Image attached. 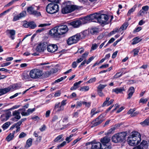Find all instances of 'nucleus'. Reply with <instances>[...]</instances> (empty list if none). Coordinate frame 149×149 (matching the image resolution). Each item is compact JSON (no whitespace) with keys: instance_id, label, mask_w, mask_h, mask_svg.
<instances>
[{"instance_id":"45","label":"nucleus","mask_w":149,"mask_h":149,"mask_svg":"<svg viewBox=\"0 0 149 149\" xmlns=\"http://www.w3.org/2000/svg\"><path fill=\"white\" fill-rule=\"evenodd\" d=\"M83 102L78 101L77 102L76 108H78L81 107L83 104Z\"/></svg>"},{"instance_id":"37","label":"nucleus","mask_w":149,"mask_h":149,"mask_svg":"<svg viewBox=\"0 0 149 149\" xmlns=\"http://www.w3.org/2000/svg\"><path fill=\"white\" fill-rule=\"evenodd\" d=\"M32 139L31 138L28 139L26 142V146L28 147H29L32 144Z\"/></svg>"},{"instance_id":"8","label":"nucleus","mask_w":149,"mask_h":149,"mask_svg":"<svg viewBox=\"0 0 149 149\" xmlns=\"http://www.w3.org/2000/svg\"><path fill=\"white\" fill-rule=\"evenodd\" d=\"M19 87L17 84H14L10 86L7 88L0 89V96L3 95L10 91H13L18 89Z\"/></svg>"},{"instance_id":"60","label":"nucleus","mask_w":149,"mask_h":149,"mask_svg":"<svg viewBox=\"0 0 149 149\" xmlns=\"http://www.w3.org/2000/svg\"><path fill=\"white\" fill-rule=\"evenodd\" d=\"M77 62L74 61L72 63V67L73 68H75L77 67Z\"/></svg>"},{"instance_id":"12","label":"nucleus","mask_w":149,"mask_h":149,"mask_svg":"<svg viewBox=\"0 0 149 149\" xmlns=\"http://www.w3.org/2000/svg\"><path fill=\"white\" fill-rule=\"evenodd\" d=\"M104 121L103 116L100 115L92 123V127L97 126L101 124Z\"/></svg>"},{"instance_id":"25","label":"nucleus","mask_w":149,"mask_h":149,"mask_svg":"<svg viewBox=\"0 0 149 149\" xmlns=\"http://www.w3.org/2000/svg\"><path fill=\"white\" fill-rule=\"evenodd\" d=\"M134 92V88L133 87H130L129 88L128 91V97H127V99H130L132 97Z\"/></svg>"},{"instance_id":"22","label":"nucleus","mask_w":149,"mask_h":149,"mask_svg":"<svg viewBox=\"0 0 149 149\" xmlns=\"http://www.w3.org/2000/svg\"><path fill=\"white\" fill-rule=\"evenodd\" d=\"M81 24V22L79 20L74 21L70 23V24L75 28L79 27Z\"/></svg>"},{"instance_id":"33","label":"nucleus","mask_w":149,"mask_h":149,"mask_svg":"<svg viewBox=\"0 0 149 149\" xmlns=\"http://www.w3.org/2000/svg\"><path fill=\"white\" fill-rule=\"evenodd\" d=\"M128 26V22H126L120 28L119 31H120L121 30H123L126 29Z\"/></svg>"},{"instance_id":"58","label":"nucleus","mask_w":149,"mask_h":149,"mask_svg":"<svg viewBox=\"0 0 149 149\" xmlns=\"http://www.w3.org/2000/svg\"><path fill=\"white\" fill-rule=\"evenodd\" d=\"M86 63V59L84 60V61L81 63V64L79 66L78 68H81V66L84 65Z\"/></svg>"},{"instance_id":"39","label":"nucleus","mask_w":149,"mask_h":149,"mask_svg":"<svg viewBox=\"0 0 149 149\" xmlns=\"http://www.w3.org/2000/svg\"><path fill=\"white\" fill-rule=\"evenodd\" d=\"M14 137V135H12L11 134H10L6 138V139L8 142L12 140Z\"/></svg>"},{"instance_id":"53","label":"nucleus","mask_w":149,"mask_h":149,"mask_svg":"<svg viewBox=\"0 0 149 149\" xmlns=\"http://www.w3.org/2000/svg\"><path fill=\"white\" fill-rule=\"evenodd\" d=\"M149 6H145L142 7V10H143L145 12H147Z\"/></svg>"},{"instance_id":"14","label":"nucleus","mask_w":149,"mask_h":149,"mask_svg":"<svg viewBox=\"0 0 149 149\" xmlns=\"http://www.w3.org/2000/svg\"><path fill=\"white\" fill-rule=\"evenodd\" d=\"M35 8L33 6L28 7L27 10L29 13L37 16H39L41 15L40 12L37 11L35 10Z\"/></svg>"},{"instance_id":"51","label":"nucleus","mask_w":149,"mask_h":149,"mask_svg":"<svg viewBox=\"0 0 149 149\" xmlns=\"http://www.w3.org/2000/svg\"><path fill=\"white\" fill-rule=\"evenodd\" d=\"M88 53V52H85L82 54L81 58H83V59L86 58L87 56Z\"/></svg>"},{"instance_id":"41","label":"nucleus","mask_w":149,"mask_h":149,"mask_svg":"<svg viewBox=\"0 0 149 149\" xmlns=\"http://www.w3.org/2000/svg\"><path fill=\"white\" fill-rule=\"evenodd\" d=\"M135 8L136 7L134 6H133L128 11L127 13V15L128 16L130 15L132 13H133L135 11Z\"/></svg>"},{"instance_id":"52","label":"nucleus","mask_w":149,"mask_h":149,"mask_svg":"<svg viewBox=\"0 0 149 149\" xmlns=\"http://www.w3.org/2000/svg\"><path fill=\"white\" fill-rule=\"evenodd\" d=\"M91 3L95 5L98 3V0H88Z\"/></svg>"},{"instance_id":"59","label":"nucleus","mask_w":149,"mask_h":149,"mask_svg":"<svg viewBox=\"0 0 149 149\" xmlns=\"http://www.w3.org/2000/svg\"><path fill=\"white\" fill-rule=\"evenodd\" d=\"M91 103L90 102H83V104H84L85 106L87 107H89L91 106Z\"/></svg>"},{"instance_id":"38","label":"nucleus","mask_w":149,"mask_h":149,"mask_svg":"<svg viewBox=\"0 0 149 149\" xmlns=\"http://www.w3.org/2000/svg\"><path fill=\"white\" fill-rule=\"evenodd\" d=\"M13 7H12L8 10L5 11L3 13L0 14V17H1L3 15H5L6 13L9 12L13 8Z\"/></svg>"},{"instance_id":"23","label":"nucleus","mask_w":149,"mask_h":149,"mask_svg":"<svg viewBox=\"0 0 149 149\" xmlns=\"http://www.w3.org/2000/svg\"><path fill=\"white\" fill-rule=\"evenodd\" d=\"M88 31H85L79 33L77 34V36L80 40V39H83L85 37L88 35Z\"/></svg>"},{"instance_id":"6","label":"nucleus","mask_w":149,"mask_h":149,"mask_svg":"<svg viewBox=\"0 0 149 149\" xmlns=\"http://www.w3.org/2000/svg\"><path fill=\"white\" fill-rule=\"evenodd\" d=\"M43 74L42 71L40 69H34L31 70L29 72V77L33 79H38Z\"/></svg>"},{"instance_id":"16","label":"nucleus","mask_w":149,"mask_h":149,"mask_svg":"<svg viewBox=\"0 0 149 149\" xmlns=\"http://www.w3.org/2000/svg\"><path fill=\"white\" fill-rule=\"evenodd\" d=\"M47 46V50L48 52H54L58 49V47L55 44H50Z\"/></svg>"},{"instance_id":"9","label":"nucleus","mask_w":149,"mask_h":149,"mask_svg":"<svg viewBox=\"0 0 149 149\" xmlns=\"http://www.w3.org/2000/svg\"><path fill=\"white\" fill-rule=\"evenodd\" d=\"M66 104V100H63L61 102H57L55 104L54 110H57V112L62 111L64 110V107Z\"/></svg>"},{"instance_id":"47","label":"nucleus","mask_w":149,"mask_h":149,"mask_svg":"<svg viewBox=\"0 0 149 149\" xmlns=\"http://www.w3.org/2000/svg\"><path fill=\"white\" fill-rule=\"evenodd\" d=\"M123 74V73H120V72H118L116 73L114 76V77L115 78H117L122 76Z\"/></svg>"},{"instance_id":"61","label":"nucleus","mask_w":149,"mask_h":149,"mask_svg":"<svg viewBox=\"0 0 149 149\" xmlns=\"http://www.w3.org/2000/svg\"><path fill=\"white\" fill-rule=\"evenodd\" d=\"M29 22H26L25 23H24L23 25V26L24 27L28 28L29 27Z\"/></svg>"},{"instance_id":"26","label":"nucleus","mask_w":149,"mask_h":149,"mask_svg":"<svg viewBox=\"0 0 149 149\" xmlns=\"http://www.w3.org/2000/svg\"><path fill=\"white\" fill-rule=\"evenodd\" d=\"M95 13L89 16H87L84 17V19H85L88 22L92 21V20L95 19Z\"/></svg>"},{"instance_id":"1","label":"nucleus","mask_w":149,"mask_h":149,"mask_svg":"<svg viewBox=\"0 0 149 149\" xmlns=\"http://www.w3.org/2000/svg\"><path fill=\"white\" fill-rule=\"evenodd\" d=\"M127 139L128 143L132 146L138 145L141 141V136L138 132L134 131L132 132Z\"/></svg>"},{"instance_id":"64","label":"nucleus","mask_w":149,"mask_h":149,"mask_svg":"<svg viewBox=\"0 0 149 149\" xmlns=\"http://www.w3.org/2000/svg\"><path fill=\"white\" fill-rule=\"evenodd\" d=\"M109 65L108 64H104L100 66L99 68H104L108 67H109Z\"/></svg>"},{"instance_id":"42","label":"nucleus","mask_w":149,"mask_h":149,"mask_svg":"<svg viewBox=\"0 0 149 149\" xmlns=\"http://www.w3.org/2000/svg\"><path fill=\"white\" fill-rule=\"evenodd\" d=\"M96 79L95 77H93L90 79L88 81H87L86 83H91L95 82L96 81Z\"/></svg>"},{"instance_id":"46","label":"nucleus","mask_w":149,"mask_h":149,"mask_svg":"<svg viewBox=\"0 0 149 149\" xmlns=\"http://www.w3.org/2000/svg\"><path fill=\"white\" fill-rule=\"evenodd\" d=\"M36 108H34L33 109H29L27 110V112L29 113V115L30 113H32L35 111Z\"/></svg>"},{"instance_id":"44","label":"nucleus","mask_w":149,"mask_h":149,"mask_svg":"<svg viewBox=\"0 0 149 149\" xmlns=\"http://www.w3.org/2000/svg\"><path fill=\"white\" fill-rule=\"evenodd\" d=\"M26 136V134L23 132L20 133L19 136V138H22L25 137Z\"/></svg>"},{"instance_id":"62","label":"nucleus","mask_w":149,"mask_h":149,"mask_svg":"<svg viewBox=\"0 0 149 149\" xmlns=\"http://www.w3.org/2000/svg\"><path fill=\"white\" fill-rule=\"evenodd\" d=\"M98 94L100 97H103L104 96V95L102 91L97 90Z\"/></svg>"},{"instance_id":"10","label":"nucleus","mask_w":149,"mask_h":149,"mask_svg":"<svg viewBox=\"0 0 149 149\" xmlns=\"http://www.w3.org/2000/svg\"><path fill=\"white\" fill-rule=\"evenodd\" d=\"M79 39L77 34L70 37L67 40V43L70 45L72 44L77 43L79 40Z\"/></svg>"},{"instance_id":"5","label":"nucleus","mask_w":149,"mask_h":149,"mask_svg":"<svg viewBox=\"0 0 149 149\" xmlns=\"http://www.w3.org/2000/svg\"><path fill=\"white\" fill-rule=\"evenodd\" d=\"M86 148L88 149H106V148H104L102 147L100 142L95 141L86 143Z\"/></svg>"},{"instance_id":"40","label":"nucleus","mask_w":149,"mask_h":149,"mask_svg":"<svg viewBox=\"0 0 149 149\" xmlns=\"http://www.w3.org/2000/svg\"><path fill=\"white\" fill-rule=\"evenodd\" d=\"M29 27L32 29H33L36 26V24L34 22H29Z\"/></svg>"},{"instance_id":"4","label":"nucleus","mask_w":149,"mask_h":149,"mask_svg":"<svg viewBox=\"0 0 149 149\" xmlns=\"http://www.w3.org/2000/svg\"><path fill=\"white\" fill-rule=\"evenodd\" d=\"M59 6L56 3H51L46 6V9L47 13L52 14L58 12L59 10Z\"/></svg>"},{"instance_id":"3","label":"nucleus","mask_w":149,"mask_h":149,"mask_svg":"<svg viewBox=\"0 0 149 149\" xmlns=\"http://www.w3.org/2000/svg\"><path fill=\"white\" fill-rule=\"evenodd\" d=\"M78 7L77 6L71 5L68 1L66 2L65 6L62 8L61 12L63 14L69 13L78 9Z\"/></svg>"},{"instance_id":"7","label":"nucleus","mask_w":149,"mask_h":149,"mask_svg":"<svg viewBox=\"0 0 149 149\" xmlns=\"http://www.w3.org/2000/svg\"><path fill=\"white\" fill-rule=\"evenodd\" d=\"M95 15V19L100 23L105 24L109 19L108 16L105 14L100 15L98 13H96Z\"/></svg>"},{"instance_id":"18","label":"nucleus","mask_w":149,"mask_h":149,"mask_svg":"<svg viewBox=\"0 0 149 149\" xmlns=\"http://www.w3.org/2000/svg\"><path fill=\"white\" fill-rule=\"evenodd\" d=\"M26 14V12L25 11H23L17 15H14L13 20V21L15 22L19 20L22 17H25Z\"/></svg>"},{"instance_id":"13","label":"nucleus","mask_w":149,"mask_h":149,"mask_svg":"<svg viewBox=\"0 0 149 149\" xmlns=\"http://www.w3.org/2000/svg\"><path fill=\"white\" fill-rule=\"evenodd\" d=\"M110 141V139L107 136H105L102 138L101 139L100 141L102 144L103 147V146H104L105 147L104 148H106V149L110 148L111 147L110 146H108L106 145V144L108 143Z\"/></svg>"},{"instance_id":"28","label":"nucleus","mask_w":149,"mask_h":149,"mask_svg":"<svg viewBox=\"0 0 149 149\" xmlns=\"http://www.w3.org/2000/svg\"><path fill=\"white\" fill-rule=\"evenodd\" d=\"M83 82L82 81H80L78 82L75 83L73 85V86L72 87L70 88L71 90H74L79 87L80 84Z\"/></svg>"},{"instance_id":"57","label":"nucleus","mask_w":149,"mask_h":149,"mask_svg":"<svg viewBox=\"0 0 149 149\" xmlns=\"http://www.w3.org/2000/svg\"><path fill=\"white\" fill-rule=\"evenodd\" d=\"M148 101V99L147 98L146 99H143L142 98L140 99V102L143 103H145L146 102Z\"/></svg>"},{"instance_id":"56","label":"nucleus","mask_w":149,"mask_h":149,"mask_svg":"<svg viewBox=\"0 0 149 149\" xmlns=\"http://www.w3.org/2000/svg\"><path fill=\"white\" fill-rule=\"evenodd\" d=\"M11 64V63L10 62H8L6 63H4L3 64L1 65V67H4L6 66H7L9 65H10Z\"/></svg>"},{"instance_id":"36","label":"nucleus","mask_w":149,"mask_h":149,"mask_svg":"<svg viewBox=\"0 0 149 149\" xmlns=\"http://www.w3.org/2000/svg\"><path fill=\"white\" fill-rule=\"evenodd\" d=\"M89 89V86H83L80 88L79 89V90L81 91H88Z\"/></svg>"},{"instance_id":"35","label":"nucleus","mask_w":149,"mask_h":149,"mask_svg":"<svg viewBox=\"0 0 149 149\" xmlns=\"http://www.w3.org/2000/svg\"><path fill=\"white\" fill-rule=\"evenodd\" d=\"M107 86V85L106 84H100L97 87V90L102 91V90Z\"/></svg>"},{"instance_id":"30","label":"nucleus","mask_w":149,"mask_h":149,"mask_svg":"<svg viewBox=\"0 0 149 149\" xmlns=\"http://www.w3.org/2000/svg\"><path fill=\"white\" fill-rule=\"evenodd\" d=\"M63 135V134H61L57 136L54 140L55 142H60L63 141V139H62Z\"/></svg>"},{"instance_id":"50","label":"nucleus","mask_w":149,"mask_h":149,"mask_svg":"<svg viewBox=\"0 0 149 149\" xmlns=\"http://www.w3.org/2000/svg\"><path fill=\"white\" fill-rule=\"evenodd\" d=\"M21 92L18 93H15L14 95L10 96L9 97L10 99H13L15 97L21 94Z\"/></svg>"},{"instance_id":"20","label":"nucleus","mask_w":149,"mask_h":149,"mask_svg":"<svg viewBox=\"0 0 149 149\" xmlns=\"http://www.w3.org/2000/svg\"><path fill=\"white\" fill-rule=\"evenodd\" d=\"M50 35L53 37H57L59 35L57 27L51 29L49 31Z\"/></svg>"},{"instance_id":"29","label":"nucleus","mask_w":149,"mask_h":149,"mask_svg":"<svg viewBox=\"0 0 149 149\" xmlns=\"http://www.w3.org/2000/svg\"><path fill=\"white\" fill-rule=\"evenodd\" d=\"M141 40V39L140 38H139L138 37H136L133 39V42L132 43V44H136L140 42Z\"/></svg>"},{"instance_id":"27","label":"nucleus","mask_w":149,"mask_h":149,"mask_svg":"<svg viewBox=\"0 0 149 149\" xmlns=\"http://www.w3.org/2000/svg\"><path fill=\"white\" fill-rule=\"evenodd\" d=\"M125 91V90L123 87L117 88L112 90L113 92H115L116 94L121 93L123 91Z\"/></svg>"},{"instance_id":"55","label":"nucleus","mask_w":149,"mask_h":149,"mask_svg":"<svg viewBox=\"0 0 149 149\" xmlns=\"http://www.w3.org/2000/svg\"><path fill=\"white\" fill-rule=\"evenodd\" d=\"M94 58V57L93 56L90 57L86 61V64H88L91 61H92Z\"/></svg>"},{"instance_id":"31","label":"nucleus","mask_w":149,"mask_h":149,"mask_svg":"<svg viewBox=\"0 0 149 149\" xmlns=\"http://www.w3.org/2000/svg\"><path fill=\"white\" fill-rule=\"evenodd\" d=\"M140 124L143 126L149 125V118L145 119L143 122H141Z\"/></svg>"},{"instance_id":"24","label":"nucleus","mask_w":149,"mask_h":149,"mask_svg":"<svg viewBox=\"0 0 149 149\" xmlns=\"http://www.w3.org/2000/svg\"><path fill=\"white\" fill-rule=\"evenodd\" d=\"M6 33L10 34V37L12 39L14 40L15 39L14 36L15 34V31L13 29H8L6 31Z\"/></svg>"},{"instance_id":"17","label":"nucleus","mask_w":149,"mask_h":149,"mask_svg":"<svg viewBox=\"0 0 149 149\" xmlns=\"http://www.w3.org/2000/svg\"><path fill=\"white\" fill-rule=\"evenodd\" d=\"M148 147L147 142L146 141H143L139 146L134 147L133 149H146Z\"/></svg>"},{"instance_id":"48","label":"nucleus","mask_w":149,"mask_h":149,"mask_svg":"<svg viewBox=\"0 0 149 149\" xmlns=\"http://www.w3.org/2000/svg\"><path fill=\"white\" fill-rule=\"evenodd\" d=\"M139 49H138L137 48L134 49L133 50V51L134 52V56H135L138 55V53L139 52Z\"/></svg>"},{"instance_id":"32","label":"nucleus","mask_w":149,"mask_h":149,"mask_svg":"<svg viewBox=\"0 0 149 149\" xmlns=\"http://www.w3.org/2000/svg\"><path fill=\"white\" fill-rule=\"evenodd\" d=\"M98 29L97 28H92L90 30V32L92 34H94L98 32Z\"/></svg>"},{"instance_id":"54","label":"nucleus","mask_w":149,"mask_h":149,"mask_svg":"<svg viewBox=\"0 0 149 149\" xmlns=\"http://www.w3.org/2000/svg\"><path fill=\"white\" fill-rule=\"evenodd\" d=\"M58 119V116H54L52 118V122H54L56 121Z\"/></svg>"},{"instance_id":"2","label":"nucleus","mask_w":149,"mask_h":149,"mask_svg":"<svg viewBox=\"0 0 149 149\" xmlns=\"http://www.w3.org/2000/svg\"><path fill=\"white\" fill-rule=\"evenodd\" d=\"M126 135L127 133L125 132H122L115 134L112 137V141L115 143L123 142L125 140Z\"/></svg>"},{"instance_id":"15","label":"nucleus","mask_w":149,"mask_h":149,"mask_svg":"<svg viewBox=\"0 0 149 149\" xmlns=\"http://www.w3.org/2000/svg\"><path fill=\"white\" fill-rule=\"evenodd\" d=\"M24 109V108L20 109L17 110H15L13 112V116H14V118H12V120L13 121H14L15 119H17L16 121H17L18 120L21 118V116L20 115V113L19 112V111H21Z\"/></svg>"},{"instance_id":"49","label":"nucleus","mask_w":149,"mask_h":149,"mask_svg":"<svg viewBox=\"0 0 149 149\" xmlns=\"http://www.w3.org/2000/svg\"><path fill=\"white\" fill-rule=\"evenodd\" d=\"M51 25V24L49 23H44L41 24L38 26L39 27H43L44 26H49Z\"/></svg>"},{"instance_id":"19","label":"nucleus","mask_w":149,"mask_h":149,"mask_svg":"<svg viewBox=\"0 0 149 149\" xmlns=\"http://www.w3.org/2000/svg\"><path fill=\"white\" fill-rule=\"evenodd\" d=\"M47 45L44 43H42L39 44L37 46L36 50L38 52H43L45 49Z\"/></svg>"},{"instance_id":"43","label":"nucleus","mask_w":149,"mask_h":149,"mask_svg":"<svg viewBox=\"0 0 149 149\" xmlns=\"http://www.w3.org/2000/svg\"><path fill=\"white\" fill-rule=\"evenodd\" d=\"M66 144V142L65 141H63L61 144L57 146V148L56 149H59V148L63 146Z\"/></svg>"},{"instance_id":"34","label":"nucleus","mask_w":149,"mask_h":149,"mask_svg":"<svg viewBox=\"0 0 149 149\" xmlns=\"http://www.w3.org/2000/svg\"><path fill=\"white\" fill-rule=\"evenodd\" d=\"M10 125V122H7L3 125L2 126V127L4 130L7 129L9 127Z\"/></svg>"},{"instance_id":"21","label":"nucleus","mask_w":149,"mask_h":149,"mask_svg":"<svg viewBox=\"0 0 149 149\" xmlns=\"http://www.w3.org/2000/svg\"><path fill=\"white\" fill-rule=\"evenodd\" d=\"M11 116V112L8 111L6 113L1 115V121H6Z\"/></svg>"},{"instance_id":"63","label":"nucleus","mask_w":149,"mask_h":149,"mask_svg":"<svg viewBox=\"0 0 149 149\" xmlns=\"http://www.w3.org/2000/svg\"><path fill=\"white\" fill-rule=\"evenodd\" d=\"M97 45L96 44L93 45L92 46L91 49L93 50H94L97 49Z\"/></svg>"},{"instance_id":"11","label":"nucleus","mask_w":149,"mask_h":149,"mask_svg":"<svg viewBox=\"0 0 149 149\" xmlns=\"http://www.w3.org/2000/svg\"><path fill=\"white\" fill-rule=\"evenodd\" d=\"M59 35H63L65 33L68 31V28L67 25H63L57 27Z\"/></svg>"}]
</instances>
